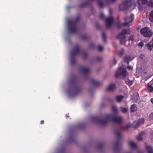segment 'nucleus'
Instances as JSON below:
<instances>
[{
  "mask_svg": "<svg viewBox=\"0 0 153 153\" xmlns=\"http://www.w3.org/2000/svg\"><path fill=\"white\" fill-rule=\"evenodd\" d=\"M146 46L147 47L149 50L151 51L152 50V45L149 43L146 44Z\"/></svg>",
  "mask_w": 153,
  "mask_h": 153,
  "instance_id": "obj_32",
  "label": "nucleus"
},
{
  "mask_svg": "<svg viewBox=\"0 0 153 153\" xmlns=\"http://www.w3.org/2000/svg\"><path fill=\"white\" fill-rule=\"evenodd\" d=\"M90 82L93 85H98L100 84V82L98 81L94 80L93 79H91Z\"/></svg>",
  "mask_w": 153,
  "mask_h": 153,
  "instance_id": "obj_17",
  "label": "nucleus"
},
{
  "mask_svg": "<svg viewBox=\"0 0 153 153\" xmlns=\"http://www.w3.org/2000/svg\"><path fill=\"white\" fill-rule=\"evenodd\" d=\"M80 16L79 15L76 17L74 21L68 20V31L71 33H75L77 32L76 25L77 22L80 19Z\"/></svg>",
  "mask_w": 153,
  "mask_h": 153,
  "instance_id": "obj_2",
  "label": "nucleus"
},
{
  "mask_svg": "<svg viewBox=\"0 0 153 153\" xmlns=\"http://www.w3.org/2000/svg\"><path fill=\"white\" fill-rule=\"evenodd\" d=\"M131 125L130 124H128L126 125L124 127V129L125 130H127L130 127Z\"/></svg>",
  "mask_w": 153,
  "mask_h": 153,
  "instance_id": "obj_37",
  "label": "nucleus"
},
{
  "mask_svg": "<svg viewBox=\"0 0 153 153\" xmlns=\"http://www.w3.org/2000/svg\"><path fill=\"white\" fill-rule=\"evenodd\" d=\"M152 41H153V43H152V48H153V39H152Z\"/></svg>",
  "mask_w": 153,
  "mask_h": 153,
  "instance_id": "obj_54",
  "label": "nucleus"
},
{
  "mask_svg": "<svg viewBox=\"0 0 153 153\" xmlns=\"http://www.w3.org/2000/svg\"><path fill=\"white\" fill-rule=\"evenodd\" d=\"M89 4V1H86L81 3L79 5L80 7L82 8L88 6Z\"/></svg>",
  "mask_w": 153,
  "mask_h": 153,
  "instance_id": "obj_16",
  "label": "nucleus"
},
{
  "mask_svg": "<svg viewBox=\"0 0 153 153\" xmlns=\"http://www.w3.org/2000/svg\"><path fill=\"white\" fill-rule=\"evenodd\" d=\"M80 47L79 45H76L74 48L71 51V63L72 65H74L75 63V56H76L80 53Z\"/></svg>",
  "mask_w": 153,
  "mask_h": 153,
  "instance_id": "obj_3",
  "label": "nucleus"
},
{
  "mask_svg": "<svg viewBox=\"0 0 153 153\" xmlns=\"http://www.w3.org/2000/svg\"><path fill=\"white\" fill-rule=\"evenodd\" d=\"M112 110L114 114H116L118 113V110L117 107L115 105L112 106Z\"/></svg>",
  "mask_w": 153,
  "mask_h": 153,
  "instance_id": "obj_18",
  "label": "nucleus"
},
{
  "mask_svg": "<svg viewBox=\"0 0 153 153\" xmlns=\"http://www.w3.org/2000/svg\"><path fill=\"white\" fill-rule=\"evenodd\" d=\"M124 53V49L123 48H121V51H119L118 53V55L120 56H122Z\"/></svg>",
  "mask_w": 153,
  "mask_h": 153,
  "instance_id": "obj_27",
  "label": "nucleus"
},
{
  "mask_svg": "<svg viewBox=\"0 0 153 153\" xmlns=\"http://www.w3.org/2000/svg\"><path fill=\"white\" fill-rule=\"evenodd\" d=\"M44 123V121L43 120H41L40 122V123L41 124H43Z\"/></svg>",
  "mask_w": 153,
  "mask_h": 153,
  "instance_id": "obj_50",
  "label": "nucleus"
},
{
  "mask_svg": "<svg viewBox=\"0 0 153 153\" xmlns=\"http://www.w3.org/2000/svg\"><path fill=\"white\" fill-rule=\"evenodd\" d=\"M147 89L149 92H152L153 91V87L150 85H149L147 87Z\"/></svg>",
  "mask_w": 153,
  "mask_h": 153,
  "instance_id": "obj_28",
  "label": "nucleus"
},
{
  "mask_svg": "<svg viewBox=\"0 0 153 153\" xmlns=\"http://www.w3.org/2000/svg\"><path fill=\"white\" fill-rule=\"evenodd\" d=\"M141 33L145 37H149L151 36L152 32L148 27H145L140 30Z\"/></svg>",
  "mask_w": 153,
  "mask_h": 153,
  "instance_id": "obj_7",
  "label": "nucleus"
},
{
  "mask_svg": "<svg viewBox=\"0 0 153 153\" xmlns=\"http://www.w3.org/2000/svg\"><path fill=\"white\" fill-rule=\"evenodd\" d=\"M116 88V84L114 83H112L110 84L107 88L108 91H113Z\"/></svg>",
  "mask_w": 153,
  "mask_h": 153,
  "instance_id": "obj_12",
  "label": "nucleus"
},
{
  "mask_svg": "<svg viewBox=\"0 0 153 153\" xmlns=\"http://www.w3.org/2000/svg\"><path fill=\"white\" fill-rule=\"evenodd\" d=\"M102 35L103 41L105 42H106V36L105 33L104 32H102Z\"/></svg>",
  "mask_w": 153,
  "mask_h": 153,
  "instance_id": "obj_29",
  "label": "nucleus"
},
{
  "mask_svg": "<svg viewBox=\"0 0 153 153\" xmlns=\"http://www.w3.org/2000/svg\"><path fill=\"white\" fill-rule=\"evenodd\" d=\"M81 38L84 40H85L88 38V36L86 35H83L81 36Z\"/></svg>",
  "mask_w": 153,
  "mask_h": 153,
  "instance_id": "obj_34",
  "label": "nucleus"
},
{
  "mask_svg": "<svg viewBox=\"0 0 153 153\" xmlns=\"http://www.w3.org/2000/svg\"><path fill=\"white\" fill-rule=\"evenodd\" d=\"M107 2L108 3H114L116 0H106Z\"/></svg>",
  "mask_w": 153,
  "mask_h": 153,
  "instance_id": "obj_38",
  "label": "nucleus"
},
{
  "mask_svg": "<svg viewBox=\"0 0 153 153\" xmlns=\"http://www.w3.org/2000/svg\"><path fill=\"white\" fill-rule=\"evenodd\" d=\"M105 20H106V27L107 28L111 27L114 23V18L112 17H109L106 18Z\"/></svg>",
  "mask_w": 153,
  "mask_h": 153,
  "instance_id": "obj_9",
  "label": "nucleus"
},
{
  "mask_svg": "<svg viewBox=\"0 0 153 153\" xmlns=\"http://www.w3.org/2000/svg\"><path fill=\"white\" fill-rule=\"evenodd\" d=\"M143 43L142 41H141L138 44V45L141 46L142 48L143 45Z\"/></svg>",
  "mask_w": 153,
  "mask_h": 153,
  "instance_id": "obj_41",
  "label": "nucleus"
},
{
  "mask_svg": "<svg viewBox=\"0 0 153 153\" xmlns=\"http://www.w3.org/2000/svg\"><path fill=\"white\" fill-rule=\"evenodd\" d=\"M120 76H123L124 77L127 76L126 70L122 67L119 68L115 75V76L116 78Z\"/></svg>",
  "mask_w": 153,
  "mask_h": 153,
  "instance_id": "obj_8",
  "label": "nucleus"
},
{
  "mask_svg": "<svg viewBox=\"0 0 153 153\" xmlns=\"http://www.w3.org/2000/svg\"><path fill=\"white\" fill-rule=\"evenodd\" d=\"M129 145L130 146V147L132 149H134L136 148L137 146V145L133 141H130L129 143Z\"/></svg>",
  "mask_w": 153,
  "mask_h": 153,
  "instance_id": "obj_19",
  "label": "nucleus"
},
{
  "mask_svg": "<svg viewBox=\"0 0 153 153\" xmlns=\"http://www.w3.org/2000/svg\"><path fill=\"white\" fill-rule=\"evenodd\" d=\"M124 20L129 23H131L133 20V18L130 15L129 16H127L124 19Z\"/></svg>",
  "mask_w": 153,
  "mask_h": 153,
  "instance_id": "obj_15",
  "label": "nucleus"
},
{
  "mask_svg": "<svg viewBox=\"0 0 153 153\" xmlns=\"http://www.w3.org/2000/svg\"><path fill=\"white\" fill-rule=\"evenodd\" d=\"M100 18L101 19L104 20H105L106 18H105V16L102 13H101L100 14L99 16Z\"/></svg>",
  "mask_w": 153,
  "mask_h": 153,
  "instance_id": "obj_30",
  "label": "nucleus"
},
{
  "mask_svg": "<svg viewBox=\"0 0 153 153\" xmlns=\"http://www.w3.org/2000/svg\"><path fill=\"white\" fill-rule=\"evenodd\" d=\"M131 59V57L129 56H126L124 58V61L125 62L127 63V64L128 65L129 63V60Z\"/></svg>",
  "mask_w": 153,
  "mask_h": 153,
  "instance_id": "obj_22",
  "label": "nucleus"
},
{
  "mask_svg": "<svg viewBox=\"0 0 153 153\" xmlns=\"http://www.w3.org/2000/svg\"><path fill=\"white\" fill-rule=\"evenodd\" d=\"M76 81H77V79H76V77L75 76H73V78L72 79L71 81V82L72 83V82H76Z\"/></svg>",
  "mask_w": 153,
  "mask_h": 153,
  "instance_id": "obj_33",
  "label": "nucleus"
},
{
  "mask_svg": "<svg viewBox=\"0 0 153 153\" xmlns=\"http://www.w3.org/2000/svg\"><path fill=\"white\" fill-rule=\"evenodd\" d=\"M127 153H131V152H127Z\"/></svg>",
  "mask_w": 153,
  "mask_h": 153,
  "instance_id": "obj_55",
  "label": "nucleus"
},
{
  "mask_svg": "<svg viewBox=\"0 0 153 153\" xmlns=\"http://www.w3.org/2000/svg\"><path fill=\"white\" fill-rule=\"evenodd\" d=\"M144 55H143V54H141V55H140V56H139V57H140V59H143V57H144Z\"/></svg>",
  "mask_w": 153,
  "mask_h": 153,
  "instance_id": "obj_46",
  "label": "nucleus"
},
{
  "mask_svg": "<svg viewBox=\"0 0 153 153\" xmlns=\"http://www.w3.org/2000/svg\"><path fill=\"white\" fill-rule=\"evenodd\" d=\"M88 56V54L86 52H84L83 53V57L84 59L87 58Z\"/></svg>",
  "mask_w": 153,
  "mask_h": 153,
  "instance_id": "obj_39",
  "label": "nucleus"
},
{
  "mask_svg": "<svg viewBox=\"0 0 153 153\" xmlns=\"http://www.w3.org/2000/svg\"><path fill=\"white\" fill-rule=\"evenodd\" d=\"M133 37H134V36H132V35L131 36H130V37L129 39V41L131 40V41H133Z\"/></svg>",
  "mask_w": 153,
  "mask_h": 153,
  "instance_id": "obj_45",
  "label": "nucleus"
},
{
  "mask_svg": "<svg viewBox=\"0 0 153 153\" xmlns=\"http://www.w3.org/2000/svg\"><path fill=\"white\" fill-rule=\"evenodd\" d=\"M129 23L128 22L126 21V22L123 23L122 25L125 26H128L129 25Z\"/></svg>",
  "mask_w": 153,
  "mask_h": 153,
  "instance_id": "obj_36",
  "label": "nucleus"
},
{
  "mask_svg": "<svg viewBox=\"0 0 153 153\" xmlns=\"http://www.w3.org/2000/svg\"><path fill=\"white\" fill-rule=\"evenodd\" d=\"M123 98L124 96H117V102H120L122 101Z\"/></svg>",
  "mask_w": 153,
  "mask_h": 153,
  "instance_id": "obj_26",
  "label": "nucleus"
},
{
  "mask_svg": "<svg viewBox=\"0 0 153 153\" xmlns=\"http://www.w3.org/2000/svg\"><path fill=\"white\" fill-rule=\"evenodd\" d=\"M144 131H142L139 134L137 137V140L138 141H140L142 140V137L144 134Z\"/></svg>",
  "mask_w": 153,
  "mask_h": 153,
  "instance_id": "obj_14",
  "label": "nucleus"
},
{
  "mask_svg": "<svg viewBox=\"0 0 153 153\" xmlns=\"http://www.w3.org/2000/svg\"><path fill=\"white\" fill-rule=\"evenodd\" d=\"M103 146L104 145L103 143H99L97 146L98 149L99 150L103 148Z\"/></svg>",
  "mask_w": 153,
  "mask_h": 153,
  "instance_id": "obj_31",
  "label": "nucleus"
},
{
  "mask_svg": "<svg viewBox=\"0 0 153 153\" xmlns=\"http://www.w3.org/2000/svg\"><path fill=\"white\" fill-rule=\"evenodd\" d=\"M149 5L152 7H153V2L149 1Z\"/></svg>",
  "mask_w": 153,
  "mask_h": 153,
  "instance_id": "obj_42",
  "label": "nucleus"
},
{
  "mask_svg": "<svg viewBox=\"0 0 153 153\" xmlns=\"http://www.w3.org/2000/svg\"><path fill=\"white\" fill-rule=\"evenodd\" d=\"M105 117V119H103L96 116H94L92 117L91 120L94 123L102 126L107 124L108 122L111 121L118 124H120L122 122L123 118L120 116L114 117L112 114H110L106 115Z\"/></svg>",
  "mask_w": 153,
  "mask_h": 153,
  "instance_id": "obj_1",
  "label": "nucleus"
},
{
  "mask_svg": "<svg viewBox=\"0 0 153 153\" xmlns=\"http://www.w3.org/2000/svg\"><path fill=\"white\" fill-rule=\"evenodd\" d=\"M121 111L123 113H126L128 111V109L126 108H124L123 107H120Z\"/></svg>",
  "mask_w": 153,
  "mask_h": 153,
  "instance_id": "obj_25",
  "label": "nucleus"
},
{
  "mask_svg": "<svg viewBox=\"0 0 153 153\" xmlns=\"http://www.w3.org/2000/svg\"><path fill=\"white\" fill-rule=\"evenodd\" d=\"M125 82L126 84L129 86H131L132 84V81H131L128 79L125 80Z\"/></svg>",
  "mask_w": 153,
  "mask_h": 153,
  "instance_id": "obj_23",
  "label": "nucleus"
},
{
  "mask_svg": "<svg viewBox=\"0 0 153 153\" xmlns=\"http://www.w3.org/2000/svg\"><path fill=\"white\" fill-rule=\"evenodd\" d=\"M96 61L98 62H100L102 61V59L100 57H98L96 58Z\"/></svg>",
  "mask_w": 153,
  "mask_h": 153,
  "instance_id": "obj_40",
  "label": "nucleus"
},
{
  "mask_svg": "<svg viewBox=\"0 0 153 153\" xmlns=\"http://www.w3.org/2000/svg\"><path fill=\"white\" fill-rule=\"evenodd\" d=\"M138 153H143L141 151H140L138 152Z\"/></svg>",
  "mask_w": 153,
  "mask_h": 153,
  "instance_id": "obj_53",
  "label": "nucleus"
},
{
  "mask_svg": "<svg viewBox=\"0 0 153 153\" xmlns=\"http://www.w3.org/2000/svg\"><path fill=\"white\" fill-rule=\"evenodd\" d=\"M132 2L130 0H125L119 6V10L121 11H124L128 10L131 5Z\"/></svg>",
  "mask_w": 153,
  "mask_h": 153,
  "instance_id": "obj_5",
  "label": "nucleus"
},
{
  "mask_svg": "<svg viewBox=\"0 0 153 153\" xmlns=\"http://www.w3.org/2000/svg\"><path fill=\"white\" fill-rule=\"evenodd\" d=\"M116 25L117 26V27L118 29L121 28L122 27L120 23L118 22L117 23V24H116Z\"/></svg>",
  "mask_w": 153,
  "mask_h": 153,
  "instance_id": "obj_35",
  "label": "nucleus"
},
{
  "mask_svg": "<svg viewBox=\"0 0 153 153\" xmlns=\"http://www.w3.org/2000/svg\"><path fill=\"white\" fill-rule=\"evenodd\" d=\"M128 34L126 29H124L117 36V38L120 39V42L121 44H123L126 42V35Z\"/></svg>",
  "mask_w": 153,
  "mask_h": 153,
  "instance_id": "obj_6",
  "label": "nucleus"
},
{
  "mask_svg": "<svg viewBox=\"0 0 153 153\" xmlns=\"http://www.w3.org/2000/svg\"><path fill=\"white\" fill-rule=\"evenodd\" d=\"M151 102L153 104V98H152L151 99Z\"/></svg>",
  "mask_w": 153,
  "mask_h": 153,
  "instance_id": "obj_52",
  "label": "nucleus"
},
{
  "mask_svg": "<svg viewBox=\"0 0 153 153\" xmlns=\"http://www.w3.org/2000/svg\"><path fill=\"white\" fill-rule=\"evenodd\" d=\"M137 3L138 4V10L140 11H141L143 10V7L140 5L139 1H137Z\"/></svg>",
  "mask_w": 153,
  "mask_h": 153,
  "instance_id": "obj_24",
  "label": "nucleus"
},
{
  "mask_svg": "<svg viewBox=\"0 0 153 153\" xmlns=\"http://www.w3.org/2000/svg\"><path fill=\"white\" fill-rule=\"evenodd\" d=\"M144 122V120L143 118L139 119L136 123V126L134 127V128H136L139 126L140 125L143 124Z\"/></svg>",
  "mask_w": 153,
  "mask_h": 153,
  "instance_id": "obj_10",
  "label": "nucleus"
},
{
  "mask_svg": "<svg viewBox=\"0 0 153 153\" xmlns=\"http://www.w3.org/2000/svg\"><path fill=\"white\" fill-rule=\"evenodd\" d=\"M96 26L97 29H99V25H98V23H96Z\"/></svg>",
  "mask_w": 153,
  "mask_h": 153,
  "instance_id": "obj_49",
  "label": "nucleus"
},
{
  "mask_svg": "<svg viewBox=\"0 0 153 153\" xmlns=\"http://www.w3.org/2000/svg\"><path fill=\"white\" fill-rule=\"evenodd\" d=\"M137 110L136 105L135 104L132 105L131 107V112H135Z\"/></svg>",
  "mask_w": 153,
  "mask_h": 153,
  "instance_id": "obj_20",
  "label": "nucleus"
},
{
  "mask_svg": "<svg viewBox=\"0 0 153 153\" xmlns=\"http://www.w3.org/2000/svg\"><path fill=\"white\" fill-rule=\"evenodd\" d=\"M105 106V104L103 103H102L101 105V107L102 108Z\"/></svg>",
  "mask_w": 153,
  "mask_h": 153,
  "instance_id": "obj_48",
  "label": "nucleus"
},
{
  "mask_svg": "<svg viewBox=\"0 0 153 153\" xmlns=\"http://www.w3.org/2000/svg\"><path fill=\"white\" fill-rule=\"evenodd\" d=\"M128 69L129 70H131L132 69L131 68V67L129 66H128Z\"/></svg>",
  "mask_w": 153,
  "mask_h": 153,
  "instance_id": "obj_51",
  "label": "nucleus"
},
{
  "mask_svg": "<svg viewBox=\"0 0 153 153\" xmlns=\"http://www.w3.org/2000/svg\"><path fill=\"white\" fill-rule=\"evenodd\" d=\"M80 70L82 72L86 75H88L90 72L89 69L88 68L82 67Z\"/></svg>",
  "mask_w": 153,
  "mask_h": 153,
  "instance_id": "obj_11",
  "label": "nucleus"
},
{
  "mask_svg": "<svg viewBox=\"0 0 153 153\" xmlns=\"http://www.w3.org/2000/svg\"><path fill=\"white\" fill-rule=\"evenodd\" d=\"M98 50L100 51H101L103 49V48L101 46H99L98 48Z\"/></svg>",
  "mask_w": 153,
  "mask_h": 153,
  "instance_id": "obj_43",
  "label": "nucleus"
},
{
  "mask_svg": "<svg viewBox=\"0 0 153 153\" xmlns=\"http://www.w3.org/2000/svg\"><path fill=\"white\" fill-rule=\"evenodd\" d=\"M114 65H115L117 63V61L115 59V58H114Z\"/></svg>",
  "mask_w": 153,
  "mask_h": 153,
  "instance_id": "obj_47",
  "label": "nucleus"
},
{
  "mask_svg": "<svg viewBox=\"0 0 153 153\" xmlns=\"http://www.w3.org/2000/svg\"><path fill=\"white\" fill-rule=\"evenodd\" d=\"M149 20L152 22H153V10H152L149 16Z\"/></svg>",
  "mask_w": 153,
  "mask_h": 153,
  "instance_id": "obj_21",
  "label": "nucleus"
},
{
  "mask_svg": "<svg viewBox=\"0 0 153 153\" xmlns=\"http://www.w3.org/2000/svg\"><path fill=\"white\" fill-rule=\"evenodd\" d=\"M119 96H121V95H119Z\"/></svg>",
  "mask_w": 153,
  "mask_h": 153,
  "instance_id": "obj_56",
  "label": "nucleus"
},
{
  "mask_svg": "<svg viewBox=\"0 0 153 153\" xmlns=\"http://www.w3.org/2000/svg\"><path fill=\"white\" fill-rule=\"evenodd\" d=\"M90 47L91 48H94L95 47V45L93 43L91 44L90 45Z\"/></svg>",
  "mask_w": 153,
  "mask_h": 153,
  "instance_id": "obj_44",
  "label": "nucleus"
},
{
  "mask_svg": "<svg viewBox=\"0 0 153 153\" xmlns=\"http://www.w3.org/2000/svg\"><path fill=\"white\" fill-rule=\"evenodd\" d=\"M114 133L117 137L118 138V140L114 144V151H116L120 149L121 147L120 140L121 137V133L120 131L117 129L114 130Z\"/></svg>",
  "mask_w": 153,
  "mask_h": 153,
  "instance_id": "obj_4",
  "label": "nucleus"
},
{
  "mask_svg": "<svg viewBox=\"0 0 153 153\" xmlns=\"http://www.w3.org/2000/svg\"><path fill=\"white\" fill-rule=\"evenodd\" d=\"M147 149L148 153H153V149L150 146L147 145L145 146Z\"/></svg>",
  "mask_w": 153,
  "mask_h": 153,
  "instance_id": "obj_13",
  "label": "nucleus"
}]
</instances>
